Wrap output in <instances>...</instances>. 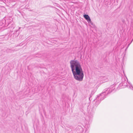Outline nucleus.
<instances>
[{"label":"nucleus","mask_w":133,"mask_h":133,"mask_svg":"<svg viewBox=\"0 0 133 133\" xmlns=\"http://www.w3.org/2000/svg\"><path fill=\"white\" fill-rule=\"evenodd\" d=\"M115 89V85H112L110 86V88H108L106 90L105 89V90L104 91L99 95H97V97L95 99H96L95 103V106L97 107L101 102V101L103 100L106 97L105 94L106 93H107V95H108L111 92Z\"/></svg>","instance_id":"nucleus-2"},{"label":"nucleus","mask_w":133,"mask_h":133,"mask_svg":"<svg viewBox=\"0 0 133 133\" xmlns=\"http://www.w3.org/2000/svg\"><path fill=\"white\" fill-rule=\"evenodd\" d=\"M95 99L94 100V101H95ZM94 100H93V102H94Z\"/></svg>","instance_id":"nucleus-8"},{"label":"nucleus","mask_w":133,"mask_h":133,"mask_svg":"<svg viewBox=\"0 0 133 133\" xmlns=\"http://www.w3.org/2000/svg\"><path fill=\"white\" fill-rule=\"evenodd\" d=\"M122 22L123 23H124L125 22V21L124 20H122Z\"/></svg>","instance_id":"nucleus-6"},{"label":"nucleus","mask_w":133,"mask_h":133,"mask_svg":"<svg viewBox=\"0 0 133 133\" xmlns=\"http://www.w3.org/2000/svg\"><path fill=\"white\" fill-rule=\"evenodd\" d=\"M133 39L131 41V42L129 44H128L127 47V48H128V47L129 46L130 44L132 43V41H133Z\"/></svg>","instance_id":"nucleus-5"},{"label":"nucleus","mask_w":133,"mask_h":133,"mask_svg":"<svg viewBox=\"0 0 133 133\" xmlns=\"http://www.w3.org/2000/svg\"><path fill=\"white\" fill-rule=\"evenodd\" d=\"M94 111L92 112H90V111L89 112V116L90 117V118H91L92 117V116L94 114Z\"/></svg>","instance_id":"nucleus-4"},{"label":"nucleus","mask_w":133,"mask_h":133,"mask_svg":"<svg viewBox=\"0 0 133 133\" xmlns=\"http://www.w3.org/2000/svg\"><path fill=\"white\" fill-rule=\"evenodd\" d=\"M70 64L74 78L77 81H82L84 75L80 62L77 60H72Z\"/></svg>","instance_id":"nucleus-1"},{"label":"nucleus","mask_w":133,"mask_h":133,"mask_svg":"<svg viewBox=\"0 0 133 133\" xmlns=\"http://www.w3.org/2000/svg\"><path fill=\"white\" fill-rule=\"evenodd\" d=\"M83 16L88 22H91V19L88 15L85 14L83 15Z\"/></svg>","instance_id":"nucleus-3"},{"label":"nucleus","mask_w":133,"mask_h":133,"mask_svg":"<svg viewBox=\"0 0 133 133\" xmlns=\"http://www.w3.org/2000/svg\"><path fill=\"white\" fill-rule=\"evenodd\" d=\"M95 99L94 100V101H95ZM94 100H93V102H94Z\"/></svg>","instance_id":"nucleus-9"},{"label":"nucleus","mask_w":133,"mask_h":133,"mask_svg":"<svg viewBox=\"0 0 133 133\" xmlns=\"http://www.w3.org/2000/svg\"><path fill=\"white\" fill-rule=\"evenodd\" d=\"M128 48H126V49H125V50H126Z\"/></svg>","instance_id":"nucleus-7"}]
</instances>
